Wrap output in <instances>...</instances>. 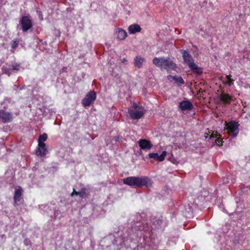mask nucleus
<instances>
[{
  "label": "nucleus",
  "instance_id": "1",
  "mask_svg": "<svg viewBox=\"0 0 250 250\" xmlns=\"http://www.w3.org/2000/svg\"><path fill=\"white\" fill-rule=\"evenodd\" d=\"M124 184L134 188H149L151 186L150 179L146 176H130L123 179Z\"/></svg>",
  "mask_w": 250,
  "mask_h": 250
},
{
  "label": "nucleus",
  "instance_id": "2",
  "mask_svg": "<svg viewBox=\"0 0 250 250\" xmlns=\"http://www.w3.org/2000/svg\"><path fill=\"white\" fill-rule=\"evenodd\" d=\"M128 221L131 222L132 228L136 231L147 232L150 229L149 225L143 219V217L140 213L130 215Z\"/></svg>",
  "mask_w": 250,
  "mask_h": 250
},
{
  "label": "nucleus",
  "instance_id": "3",
  "mask_svg": "<svg viewBox=\"0 0 250 250\" xmlns=\"http://www.w3.org/2000/svg\"><path fill=\"white\" fill-rule=\"evenodd\" d=\"M180 52L182 54L184 62L187 64L190 70L193 71L197 75H201L203 73V68L198 67V65L194 62L193 57L188 51L185 50H181Z\"/></svg>",
  "mask_w": 250,
  "mask_h": 250
},
{
  "label": "nucleus",
  "instance_id": "4",
  "mask_svg": "<svg viewBox=\"0 0 250 250\" xmlns=\"http://www.w3.org/2000/svg\"><path fill=\"white\" fill-rule=\"evenodd\" d=\"M152 62L155 65L162 69L174 70L176 68V64L169 58L155 57L153 59Z\"/></svg>",
  "mask_w": 250,
  "mask_h": 250
},
{
  "label": "nucleus",
  "instance_id": "5",
  "mask_svg": "<svg viewBox=\"0 0 250 250\" xmlns=\"http://www.w3.org/2000/svg\"><path fill=\"white\" fill-rule=\"evenodd\" d=\"M96 99V93L94 91H90L83 99L82 103L83 106H89Z\"/></svg>",
  "mask_w": 250,
  "mask_h": 250
},
{
  "label": "nucleus",
  "instance_id": "6",
  "mask_svg": "<svg viewBox=\"0 0 250 250\" xmlns=\"http://www.w3.org/2000/svg\"><path fill=\"white\" fill-rule=\"evenodd\" d=\"M20 24L21 25V29L23 32H26L32 27L31 21L28 16H23L20 21Z\"/></svg>",
  "mask_w": 250,
  "mask_h": 250
},
{
  "label": "nucleus",
  "instance_id": "7",
  "mask_svg": "<svg viewBox=\"0 0 250 250\" xmlns=\"http://www.w3.org/2000/svg\"><path fill=\"white\" fill-rule=\"evenodd\" d=\"M228 131L232 134L233 137H235L237 136L239 132V124L234 121H231L226 125Z\"/></svg>",
  "mask_w": 250,
  "mask_h": 250
},
{
  "label": "nucleus",
  "instance_id": "8",
  "mask_svg": "<svg viewBox=\"0 0 250 250\" xmlns=\"http://www.w3.org/2000/svg\"><path fill=\"white\" fill-rule=\"evenodd\" d=\"M178 108L183 113H184L186 111L191 110L193 108V105L188 100H183L179 103Z\"/></svg>",
  "mask_w": 250,
  "mask_h": 250
},
{
  "label": "nucleus",
  "instance_id": "9",
  "mask_svg": "<svg viewBox=\"0 0 250 250\" xmlns=\"http://www.w3.org/2000/svg\"><path fill=\"white\" fill-rule=\"evenodd\" d=\"M128 113L130 118L134 120H139L141 119L144 115L145 112L143 110H138L129 108Z\"/></svg>",
  "mask_w": 250,
  "mask_h": 250
},
{
  "label": "nucleus",
  "instance_id": "10",
  "mask_svg": "<svg viewBox=\"0 0 250 250\" xmlns=\"http://www.w3.org/2000/svg\"><path fill=\"white\" fill-rule=\"evenodd\" d=\"M138 144L141 149L143 150H148L153 146L150 141L145 139L139 140Z\"/></svg>",
  "mask_w": 250,
  "mask_h": 250
},
{
  "label": "nucleus",
  "instance_id": "11",
  "mask_svg": "<svg viewBox=\"0 0 250 250\" xmlns=\"http://www.w3.org/2000/svg\"><path fill=\"white\" fill-rule=\"evenodd\" d=\"M12 118V115L11 113L0 110V119L3 123H9L11 122Z\"/></svg>",
  "mask_w": 250,
  "mask_h": 250
},
{
  "label": "nucleus",
  "instance_id": "12",
  "mask_svg": "<svg viewBox=\"0 0 250 250\" xmlns=\"http://www.w3.org/2000/svg\"><path fill=\"white\" fill-rule=\"evenodd\" d=\"M167 153L166 151H163L161 155H159L158 153H150L148 154V157L149 158H153L158 161L162 162L165 159Z\"/></svg>",
  "mask_w": 250,
  "mask_h": 250
},
{
  "label": "nucleus",
  "instance_id": "13",
  "mask_svg": "<svg viewBox=\"0 0 250 250\" xmlns=\"http://www.w3.org/2000/svg\"><path fill=\"white\" fill-rule=\"evenodd\" d=\"M166 223L162 219H156L153 222L151 229H161L165 227Z\"/></svg>",
  "mask_w": 250,
  "mask_h": 250
},
{
  "label": "nucleus",
  "instance_id": "14",
  "mask_svg": "<svg viewBox=\"0 0 250 250\" xmlns=\"http://www.w3.org/2000/svg\"><path fill=\"white\" fill-rule=\"evenodd\" d=\"M167 79L170 82H171V80L174 81L178 85H181L184 83V81L181 76H178L176 75L172 76L169 75L167 76Z\"/></svg>",
  "mask_w": 250,
  "mask_h": 250
},
{
  "label": "nucleus",
  "instance_id": "15",
  "mask_svg": "<svg viewBox=\"0 0 250 250\" xmlns=\"http://www.w3.org/2000/svg\"><path fill=\"white\" fill-rule=\"evenodd\" d=\"M128 30L130 34H134L137 32H140L141 30V28L137 24H133L128 27Z\"/></svg>",
  "mask_w": 250,
  "mask_h": 250
},
{
  "label": "nucleus",
  "instance_id": "16",
  "mask_svg": "<svg viewBox=\"0 0 250 250\" xmlns=\"http://www.w3.org/2000/svg\"><path fill=\"white\" fill-rule=\"evenodd\" d=\"M116 34L117 39L120 41L124 40L127 36L126 32L122 28H118L116 31Z\"/></svg>",
  "mask_w": 250,
  "mask_h": 250
},
{
  "label": "nucleus",
  "instance_id": "17",
  "mask_svg": "<svg viewBox=\"0 0 250 250\" xmlns=\"http://www.w3.org/2000/svg\"><path fill=\"white\" fill-rule=\"evenodd\" d=\"M210 138H215L216 139L215 141L216 144L218 146L222 145L223 144V139L221 137V136L220 134H218L217 132L214 133L213 132L210 136Z\"/></svg>",
  "mask_w": 250,
  "mask_h": 250
},
{
  "label": "nucleus",
  "instance_id": "18",
  "mask_svg": "<svg viewBox=\"0 0 250 250\" xmlns=\"http://www.w3.org/2000/svg\"><path fill=\"white\" fill-rule=\"evenodd\" d=\"M180 210L182 212L183 215L186 217H189L191 215V208L188 205V208L181 207Z\"/></svg>",
  "mask_w": 250,
  "mask_h": 250
},
{
  "label": "nucleus",
  "instance_id": "19",
  "mask_svg": "<svg viewBox=\"0 0 250 250\" xmlns=\"http://www.w3.org/2000/svg\"><path fill=\"white\" fill-rule=\"evenodd\" d=\"M220 100L224 104H229L232 100V97L227 94L222 93L220 95Z\"/></svg>",
  "mask_w": 250,
  "mask_h": 250
},
{
  "label": "nucleus",
  "instance_id": "20",
  "mask_svg": "<svg viewBox=\"0 0 250 250\" xmlns=\"http://www.w3.org/2000/svg\"><path fill=\"white\" fill-rule=\"evenodd\" d=\"M47 152L48 150L46 146L44 147H38L36 150V155L42 157L44 156Z\"/></svg>",
  "mask_w": 250,
  "mask_h": 250
},
{
  "label": "nucleus",
  "instance_id": "21",
  "mask_svg": "<svg viewBox=\"0 0 250 250\" xmlns=\"http://www.w3.org/2000/svg\"><path fill=\"white\" fill-rule=\"evenodd\" d=\"M145 61V59L140 57H136L134 61L135 66L139 68L142 67L143 62Z\"/></svg>",
  "mask_w": 250,
  "mask_h": 250
},
{
  "label": "nucleus",
  "instance_id": "22",
  "mask_svg": "<svg viewBox=\"0 0 250 250\" xmlns=\"http://www.w3.org/2000/svg\"><path fill=\"white\" fill-rule=\"evenodd\" d=\"M21 193L22 189L21 188H19L16 190L14 196V199L15 203L20 201Z\"/></svg>",
  "mask_w": 250,
  "mask_h": 250
},
{
  "label": "nucleus",
  "instance_id": "23",
  "mask_svg": "<svg viewBox=\"0 0 250 250\" xmlns=\"http://www.w3.org/2000/svg\"><path fill=\"white\" fill-rule=\"evenodd\" d=\"M225 79L226 80L223 81V83L224 84H227L229 86H230L233 84V82L234 81V80L231 79V75H226Z\"/></svg>",
  "mask_w": 250,
  "mask_h": 250
},
{
  "label": "nucleus",
  "instance_id": "24",
  "mask_svg": "<svg viewBox=\"0 0 250 250\" xmlns=\"http://www.w3.org/2000/svg\"><path fill=\"white\" fill-rule=\"evenodd\" d=\"M78 195L82 198H86L87 197V194L86 193V188H82L81 190L78 192Z\"/></svg>",
  "mask_w": 250,
  "mask_h": 250
},
{
  "label": "nucleus",
  "instance_id": "25",
  "mask_svg": "<svg viewBox=\"0 0 250 250\" xmlns=\"http://www.w3.org/2000/svg\"><path fill=\"white\" fill-rule=\"evenodd\" d=\"M2 71L3 73L7 74L8 76H10L11 74L12 69L11 68H7L6 67L3 66L2 68Z\"/></svg>",
  "mask_w": 250,
  "mask_h": 250
},
{
  "label": "nucleus",
  "instance_id": "26",
  "mask_svg": "<svg viewBox=\"0 0 250 250\" xmlns=\"http://www.w3.org/2000/svg\"><path fill=\"white\" fill-rule=\"evenodd\" d=\"M47 139V135L46 133H44L42 135H41L38 139V142H44Z\"/></svg>",
  "mask_w": 250,
  "mask_h": 250
},
{
  "label": "nucleus",
  "instance_id": "27",
  "mask_svg": "<svg viewBox=\"0 0 250 250\" xmlns=\"http://www.w3.org/2000/svg\"><path fill=\"white\" fill-rule=\"evenodd\" d=\"M20 65L19 64H15L12 66V68H11L12 71L16 70L18 71L19 69Z\"/></svg>",
  "mask_w": 250,
  "mask_h": 250
},
{
  "label": "nucleus",
  "instance_id": "28",
  "mask_svg": "<svg viewBox=\"0 0 250 250\" xmlns=\"http://www.w3.org/2000/svg\"><path fill=\"white\" fill-rule=\"evenodd\" d=\"M46 146L44 142H38V147H44Z\"/></svg>",
  "mask_w": 250,
  "mask_h": 250
},
{
  "label": "nucleus",
  "instance_id": "29",
  "mask_svg": "<svg viewBox=\"0 0 250 250\" xmlns=\"http://www.w3.org/2000/svg\"><path fill=\"white\" fill-rule=\"evenodd\" d=\"M78 192L79 191H76L74 188H73V192L71 193V196L73 197L74 196V195H78Z\"/></svg>",
  "mask_w": 250,
  "mask_h": 250
},
{
  "label": "nucleus",
  "instance_id": "30",
  "mask_svg": "<svg viewBox=\"0 0 250 250\" xmlns=\"http://www.w3.org/2000/svg\"><path fill=\"white\" fill-rule=\"evenodd\" d=\"M138 108V105H137V104L135 103H133L132 109L136 110H137Z\"/></svg>",
  "mask_w": 250,
  "mask_h": 250
},
{
  "label": "nucleus",
  "instance_id": "31",
  "mask_svg": "<svg viewBox=\"0 0 250 250\" xmlns=\"http://www.w3.org/2000/svg\"><path fill=\"white\" fill-rule=\"evenodd\" d=\"M29 242H30V241L27 239H25L24 241V244L26 246H27L29 244Z\"/></svg>",
  "mask_w": 250,
  "mask_h": 250
},
{
  "label": "nucleus",
  "instance_id": "32",
  "mask_svg": "<svg viewBox=\"0 0 250 250\" xmlns=\"http://www.w3.org/2000/svg\"><path fill=\"white\" fill-rule=\"evenodd\" d=\"M39 12V17L41 20H43V17L42 15V13L41 11L38 12Z\"/></svg>",
  "mask_w": 250,
  "mask_h": 250
},
{
  "label": "nucleus",
  "instance_id": "33",
  "mask_svg": "<svg viewBox=\"0 0 250 250\" xmlns=\"http://www.w3.org/2000/svg\"><path fill=\"white\" fill-rule=\"evenodd\" d=\"M17 44H18V43H16V44H15V43H14V44H13L12 45V47H13V48H15V47H16V45H17Z\"/></svg>",
  "mask_w": 250,
  "mask_h": 250
}]
</instances>
